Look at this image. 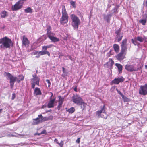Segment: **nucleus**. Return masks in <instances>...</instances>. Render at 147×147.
I'll use <instances>...</instances> for the list:
<instances>
[{
    "mask_svg": "<svg viewBox=\"0 0 147 147\" xmlns=\"http://www.w3.org/2000/svg\"><path fill=\"white\" fill-rule=\"evenodd\" d=\"M13 45L11 39L5 37L2 38L1 44L0 47L3 50L6 49H9Z\"/></svg>",
    "mask_w": 147,
    "mask_h": 147,
    "instance_id": "f257e3e1",
    "label": "nucleus"
},
{
    "mask_svg": "<svg viewBox=\"0 0 147 147\" xmlns=\"http://www.w3.org/2000/svg\"><path fill=\"white\" fill-rule=\"evenodd\" d=\"M32 76L33 78L31 79L32 85V88H34L35 87V84H36L38 86H39L40 78L36 74L33 75Z\"/></svg>",
    "mask_w": 147,
    "mask_h": 147,
    "instance_id": "0eeeda50",
    "label": "nucleus"
},
{
    "mask_svg": "<svg viewBox=\"0 0 147 147\" xmlns=\"http://www.w3.org/2000/svg\"><path fill=\"white\" fill-rule=\"evenodd\" d=\"M46 134V131L45 130H44L40 133V134H38V135H40V134Z\"/></svg>",
    "mask_w": 147,
    "mask_h": 147,
    "instance_id": "58836bf2",
    "label": "nucleus"
},
{
    "mask_svg": "<svg viewBox=\"0 0 147 147\" xmlns=\"http://www.w3.org/2000/svg\"><path fill=\"white\" fill-rule=\"evenodd\" d=\"M51 111V110H49V111H46V112L47 113V112H49V111Z\"/></svg>",
    "mask_w": 147,
    "mask_h": 147,
    "instance_id": "bf43d9fd",
    "label": "nucleus"
},
{
    "mask_svg": "<svg viewBox=\"0 0 147 147\" xmlns=\"http://www.w3.org/2000/svg\"><path fill=\"white\" fill-rule=\"evenodd\" d=\"M53 118V117L52 116H50L47 117L48 120H52Z\"/></svg>",
    "mask_w": 147,
    "mask_h": 147,
    "instance_id": "a19ab883",
    "label": "nucleus"
},
{
    "mask_svg": "<svg viewBox=\"0 0 147 147\" xmlns=\"http://www.w3.org/2000/svg\"><path fill=\"white\" fill-rule=\"evenodd\" d=\"M80 138H78L76 141V142L77 143H79L80 142Z\"/></svg>",
    "mask_w": 147,
    "mask_h": 147,
    "instance_id": "c03bdc74",
    "label": "nucleus"
},
{
    "mask_svg": "<svg viewBox=\"0 0 147 147\" xmlns=\"http://www.w3.org/2000/svg\"><path fill=\"white\" fill-rule=\"evenodd\" d=\"M55 98L53 99H50L49 102L47 105V107L48 108L53 107L54 106V103L55 101Z\"/></svg>",
    "mask_w": 147,
    "mask_h": 147,
    "instance_id": "2eb2a0df",
    "label": "nucleus"
},
{
    "mask_svg": "<svg viewBox=\"0 0 147 147\" xmlns=\"http://www.w3.org/2000/svg\"><path fill=\"white\" fill-rule=\"evenodd\" d=\"M58 97L59 98V105L57 108L58 109H59L60 107H61L62 105L63 102L64 98L59 96H58Z\"/></svg>",
    "mask_w": 147,
    "mask_h": 147,
    "instance_id": "dca6fc26",
    "label": "nucleus"
},
{
    "mask_svg": "<svg viewBox=\"0 0 147 147\" xmlns=\"http://www.w3.org/2000/svg\"><path fill=\"white\" fill-rule=\"evenodd\" d=\"M34 121L33 122V124L34 125H37L41 123V119L40 118L38 117L35 119H34Z\"/></svg>",
    "mask_w": 147,
    "mask_h": 147,
    "instance_id": "a211bd4d",
    "label": "nucleus"
},
{
    "mask_svg": "<svg viewBox=\"0 0 147 147\" xmlns=\"http://www.w3.org/2000/svg\"><path fill=\"white\" fill-rule=\"evenodd\" d=\"M113 48L115 51L117 53L119 52V47L118 45L117 44L113 45Z\"/></svg>",
    "mask_w": 147,
    "mask_h": 147,
    "instance_id": "cd10ccee",
    "label": "nucleus"
},
{
    "mask_svg": "<svg viewBox=\"0 0 147 147\" xmlns=\"http://www.w3.org/2000/svg\"><path fill=\"white\" fill-rule=\"evenodd\" d=\"M125 69L131 72L136 71L139 69V68L133 65H126L125 66Z\"/></svg>",
    "mask_w": 147,
    "mask_h": 147,
    "instance_id": "6e6552de",
    "label": "nucleus"
},
{
    "mask_svg": "<svg viewBox=\"0 0 147 147\" xmlns=\"http://www.w3.org/2000/svg\"><path fill=\"white\" fill-rule=\"evenodd\" d=\"M70 18L72 21V26L74 30H77L79 26L81 24L80 19L76 15L74 14L71 15Z\"/></svg>",
    "mask_w": 147,
    "mask_h": 147,
    "instance_id": "7ed1b4c3",
    "label": "nucleus"
},
{
    "mask_svg": "<svg viewBox=\"0 0 147 147\" xmlns=\"http://www.w3.org/2000/svg\"><path fill=\"white\" fill-rule=\"evenodd\" d=\"M109 63H110L111 66H112L114 64V61L111 59H109Z\"/></svg>",
    "mask_w": 147,
    "mask_h": 147,
    "instance_id": "4c0bfd02",
    "label": "nucleus"
},
{
    "mask_svg": "<svg viewBox=\"0 0 147 147\" xmlns=\"http://www.w3.org/2000/svg\"><path fill=\"white\" fill-rule=\"evenodd\" d=\"M124 100V102H128L129 100V98L127 97H125L123 98Z\"/></svg>",
    "mask_w": 147,
    "mask_h": 147,
    "instance_id": "79ce46f5",
    "label": "nucleus"
},
{
    "mask_svg": "<svg viewBox=\"0 0 147 147\" xmlns=\"http://www.w3.org/2000/svg\"><path fill=\"white\" fill-rule=\"evenodd\" d=\"M53 47H55V46L53 44H51L46 46H44L42 47V50H46L47 51V49L53 48Z\"/></svg>",
    "mask_w": 147,
    "mask_h": 147,
    "instance_id": "4be33fe9",
    "label": "nucleus"
},
{
    "mask_svg": "<svg viewBox=\"0 0 147 147\" xmlns=\"http://www.w3.org/2000/svg\"><path fill=\"white\" fill-rule=\"evenodd\" d=\"M146 37L144 36L143 37L138 36L136 38V40L140 42H143L144 40H146Z\"/></svg>",
    "mask_w": 147,
    "mask_h": 147,
    "instance_id": "6ab92c4d",
    "label": "nucleus"
},
{
    "mask_svg": "<svg viewBox=\"0 0 147 147\" xmlns=\"http://www.w3.org/2000/svg\"><path fill=\"white\" fill-rule=\"evenodd\" d=\"M42 113V114H44V113Z\"/></svg>",
    "mask_w": 147,
    "mask_h": 147,
    "instance_id": "e2e57ef3",
    "label": "nucleus"
},
{
    "mask_svg": "<svg viewBox=\"0 0 147 147\" xmlns=\"http://www.w3.org/2000/svg\"><path fill=\"white\" fill-rule=\"evenodd\" d=\"M51 93V97H50L51 98L50 99H51V98L52 97V96L53 95V94L52 93Z\"/></svg>",
    "mask_w": 147,
    "mask_h": 147,
    "instance_id": "13d9d810",
    "label": "nucleus"
},
{
    "mask_svg": "<svg viewBox=\"0 0 147 147\" xmlns=\"http://www.w3.org/2000/svg\"><path fill=\"white\" fill-rule=\"evenodd\" d=\"M39 56H39V55H38V56H36V57H36V58H38V57H39Z\"/></svg>",
    "mask_w": 147,
    "mask_h": 147,
    "instance_id": "052dcab7",
    "label": "nucleus"
},
{
    "mask_svg": "<svg viewBox=\"0 0 147 147\" xmlns=\"http://www.w3.org/2000/svg\"><path fill=\"white\" fill-rule=\"evenodd\" d=\"M54 33H52V34L48 35V37L53 42H58L59 40V39L54 36Z\"/></svg>",
    "mask_w": 147,
    "mask_h": 147,
    "instance_id": "f8f14e48",
    "label": "nucleus"
},
{
    "mask_svg": "<svg viewBox=\"0 0 147 147\" xmlns=\"http://www.w3.org/2000/svg\"><path fill=\"white\" fill-rule=\"evenodd\" d=\"M38 52H39L36 51V52H33V54L34 55H36V54H38Z\"/></svg>",
    "mask_w": 147,
    "mask_h": 147,
    "instance_id": "de8ad7c7",
    "label": "nucleus"
},
{
    "mask_svg": "<svg viewBox=\"0 0 147 147\" xmlns=\"http://www.w3.org/2000/svg\"><path fill=\"white\" fill-rule=\"evenodd\" d=\"M127 39H125L122 41L121 45V52L116 56L117 59L119 60H122L125 58V54L124 52L127 49Z\"/></svg>",
    "mask_w": 147,
    "mask_h": 147,
    "instance_id": "f03ea898",
    "label": "nucleus"
},
{
    "mask_svg": "<svg viewBox=\"0 0 147 147\" xmlns=\"http://www.w3.org/2000/svg\"><path fill=\"white\" fill-rule=\"evenodd\" d=\"M139 93L143 95L147 94V83L140 86L139 89Z\"/></svg>",
    "mask_w": 147,
    "mask_h": 147,
    "instance_id": "1a4fd4ad",
    "label": "nucleus"
},
{
    "mask_svg": "<svg viewBox=\"0 0 147 147\" xmlns=\"http://www.w3.org/2000/svg\"><path fill=\"white\" fill-rule=\"evenodd\" d=\"M1 16L2 18H4L8 16V14L5 11H3L1 13Z\"/></svg>",
    "mask_w": 147,
    "mask_h": 147,
    "instance_id": "c85d7f7f",
    "label": "nucleus"
},
{
    "mask_svg": "<svg viewBox=\"0 0 147 147\" xmlns=\"http://www.w3.org/2000/svg\"><path fill=\"white\" fill-rule=\"evenodd\" d=\"M2 38L0 39V44H1Z\"/></svg>",
    "mask_w": 147,
    "mask_h": 147,
    "instance_id": "6e6d98bb",
    "label": "nucleus"
},
{
    "mask_svg": "<svg viewBox=\"0 0 147 147\" xmlns=\"http://www.w3.org/2000/svg\"><path fill=\"white\" fill-rule=\"evenodd\" d=\"M60 147H62L63 145V141L61 140L60 143L58 142L57 144Z\"/></svg>",
    "mask_w": 147,
    "mask_h": 147,
    "instance_id": "e433bc0d",
    "label": "nucleus"
},
{
    "mask_svg": "<svg viewBox=\"0 0 147 147\" xmlns=\"http://www.w3.org/2000/svg\"><path fill=\"white\" fill-rule=\"evenodd\" d=\"M74 90L76 91V92H77V88L76 87H75L74 88Z\"/></svg>",
    "mask_w": 147,
    "mask_h": 147,
    "instance_id": "864d4df0",
    "label": "nucleus"
},
{
    "mask_svg": "<svg viewBox=\"0 0 147 147\" xmlns=\"http://www.w3.org/2000/svg\"><path fill=\"white\" fill-rule=\"evenodd\" d=\"M75 109L73 107H72L69 109H68L67 111L69 113H72L75 111Z\"/></svg>",
    "mask_w": 147,
    "mask_h": 147,
    "instance_id": "2f4dec72",
    "label": "nucleus"
},
{
    "mask_svg": "<svg viewBox=\"0 0 147 147\" xmlns=\"http://www.w3.org/2000/svg\"><path fill=\"white\" fill-rule=\"evenodd\" d=\"M144 17L146 18H147V13L144 15Z\"/></svg>",
    "mask_w": 147,
    "mask_h": 147,
    "instance_id": "49530a36",
    "label": "nucleus"
},
{
    "mask_svg": "<svg viewBox=\"0 0 147 147\" xmlns=\"http://www.w3.org/2000/svg\"><path fill=\"white\" fill-rule=\"evenodd\" d=\"M22 7L19 2H18L12 7V9L14 11H16L21 8Z\"/></svg>",
    "mask_w": 147,
    "mask_h": 147,
    "instance_id": "ddd939ff",
    "label": "nucleus"
},
{
    "mask_svg": "<svg viewBox=\"0 0 147 147\" xmlns=\"http://www.w3.org/2000/svg\"><path fill=\"white\" fill-rule=\"evenodd\" d=\"M26 0H20L18 2H19L20 4L22 5V6L24 4V2L26 1Z\"/></svg>",
    "mask_w": 147,
    "mask_h": 147,
    "instance_id": "72a5a7b5",
    "label": "nucleus"
},
{
    "mask_svg": "<svg viewBox=\"0 0 147 147\" xmlns=\"http://www.w3.org/2000/svg\"><path fill=\"white\" fill-rule=\"evenodd\" d=\"M118 92L119 94H120V95H121V96H123V95H122V94L120 92V91H118Z\"/></svg>",
    "mask_w": 147,
    "mask_h": 147,
    "instance_id": "8fccbe9b",
    "label": "nucleus"
},
{
    "mask_svg": "<svg viewBox=\"0 0 147 147\" xmlns=\"http://www.w3.org/2000/svg\"><path fill=\"white\" fill-rule=\"evenodd\" d=\"M78 105H80L82 109H84L86 105V104L84 102L83 100H82Z\"/></svg>",
    "mask_w": 147,
    "mask_h": 147,
    "instance_id": "393cba45",
    "label": "nucleus"
},
{
    "mask_svg": "<svg viewBox=\"0 0 147 147\" xmlns=\"http://www.w3.org/2000/svg\"><path fill=\"white\" fill-rule=\"evenodd\" d=\"M62 15L60 18V23L63 25L67 23L68 21V17L67 13L65 7L64 6H62Z\"/></svg>",
    "mask_w": 147,
    "mask_h": 147,
    "instance_id": "20e7f679",
    "label": "nucleus"
},
{
    "mask_svg": "<svg viewBox=\"0 0 147 147\" xmlns=\"http://www.w3.org/2000/svg\"><path fill=\"white\" fill-rule=\"evenodd\" d=\"M51 28L50 26H47V36H48L49 35H50L52 33H51Z\"/></svg>",
    "mask_w": 147,
    "mask_h": 147,
    "instance_id": "b1692460",
    "label": "nucleus"
},
{
    "mask_svg": "<svg viewBox=\"0 0 147 147\" xmlns=\"http://www.w3.org/2000/svg\"><path fill=\"white\" fill-rule=\"evenodd\" d=\"M22 44L26 47H28L29 44V42L27 38L25 36H23L22 40Z\"/></svg>",
    "mask_w": 147,
    "mask_h": 147,
    "instance_id": "4468645a",
    "label": "nucleus"
},
{
    "mask_svg": "<svg viewBox=\"0 0 147 147\" xmlns=\"http://www.w3.org/2000/svg\"><path fill=\"white\" fill-rule=\"evenodd\" d=\"M62 71H63V74H62V76H65V68L63 67H62Z\"/></svg>",
    "mask_w": 147,
    "mask_h": 147,
    "instance_id": "37998d69",
    "label": "nucleus"
},
{
    "mask_svg": "<svg viewBox=\"0 0 147 147\" xmlns=\"http://www.w3.org/2000/svg\"><path fill=\"white\" fill-rule=\"evenodd\" d=\"M145 69H147V65H145Z\"/></svg>",
    "mask_w": 147,
    "mask_h": 147,
    "instance_id": "5fc2aeb1",
    "label": "nucleus"
},
{
    "mask_svg": "<svg viewBox=\"0 0 147 147\" xmlns=\"http://www.w3.org/2000/svg\"><path fill=\"white\" fill-rule=\"evenodd\" d=\"M146 21L145 19H141L139 20V22L142 23L143 25H144L146 23Z\"/></svg>",
    "mask_w": 147,
    "mask_h": 147,
    "instance_id": "473e14b6",
    "label": "nucleus"
},
{
    "mask_svg": "<svg viewBox=\"0 0 147 147\" xmlns=\"http://www.w3.org/2000/svg\"><path fill=\"white\" fill-rule=\"evenodd\" d=\"M146 5L147 6V0L146 1Z\"/></svg>",
    "mask_w": 147,
    "mask_h": 147,
    "instance_id": "4d7b16f0",
    "label": "nucleus"
},
{
    "mask_svg": "<svg viewBox=\"0 0 147 147\" xmlns=\"http://www.w3.org/2000/svg\"><path fill=\"white\" fill-rule=\"evenodd\" d=\"M137 40H136V38L134 39H132V43L135 45H137Z\"/></svg>",
    "mask_w": 147,
    "mask_h": 147,
    "instance_id": "f704fd0d",
    "label": "nucleus"
},
{
    "mask_svg": "<svg viewBox=\"0 0 147 147\" xmlns=\"http://www.w3.org/2000/svg\"><path fill=\"white\" fill-rule=\"evenodd\" d=\"M46 82H47L48 84V87L49 88L50 87L51 85V83L49 81V80L48 79H47L46 80Z\"/></svg>",
    "mask_w": 147,
    "mask_h": 147,
    "instance_id": "ea45409f",
    "label": "nucleus"
},
{
    "mask_svg": "<svg viewBox=\"0 0 147 147\" xmlns=\"http://www.w3.org/2000/svg\"><path fill=\"white\" fill-rule=\"evenodd\" d=\"M47 54L49 56H50V53L49 52L46 50H42V51L39 52L38 55L39 56L42 55H44Z\"/></svg>",
    "mask_w": 147,
    "mask_h": 147,
    "instance_id": "f3484780",
    "label": "nucleus"
},
{
    "mask_svg": "<svg viewBox=\"0 0 147 147\" xmlns=\"http://www.w3.org/2000/svg\"><path fill=\"white\" fill-rule=\"evenodd\" d=\"M112 15L109 14L105 16L104 17V19L107 22H109Z\"/></svg>",
    "mask_w": 147,
    "mask_h": 147,
    "instance_id": "5701e85b",
    "label": "nucleus"
},
{
    "mask_svg": "<svg viewBox=\"0 0 147 147\" xmlns=\"http://www.w3.org/2000/svg\"><path fill=\"white\" fill-rule=\"evenodd\" d=\"M54 142H55L57 144L58 143V140L57 139H55L54 140Z\"/></svg>",
    "mask_w": 147,
    "mask_h": 147,
    "instance_id": "09e8293b",
    "label": "nucleus"
},
{
    "mask_svg": "<svg viewBox=\"0 0 147 147\" xmlns=\"http://www.w3.org/2000/svg\"><path fill=\"white\" fill-rule=\"evenodd\" d=\"M39 117L41 119V122L43 121H47L48 119L47 117H43L41 115H38Z\"/></svg>",
    "mask_w": 147,
    "mask_h": 147,
    "instance_id": "bb28decb",
    "label": "nucleus"
},
{
    "mask_svg": "<svg viewBox=\"0 0 147 147\" xmlns=\"http://www.w3.org/2000/svg\"><path fill=\"white\" fill-rule=\"evenodd\" d=\"M83 99L78 95H74L72 98L71 100L75 104L78 105L82 101Z\"/></svg>",
    "mask_w": 147,
    "mask_h": 147,
    "instance_id": "9d476101",
    "label": "nucleus"
},
{
    "mask_svg": "<svg viewBox=\"0 0 147 147\" xmlns=\"http://www.w3.org/2000/svg\"><path fill=\"white\" fill-rule=\"evenodd\" d=\"M24 11L26 13H31L32 12V9L30 7H28L25 9H24Z\"/></svg>",
    "mask_w": 147,
    "mask_h": 147,
    "instance_id": "7c9ffc66",
    "label": "nucleus"
},
{
    "mask_svg": "<svg viewBox=\"0 0 147 147\" xmlns=\"http://www.w3.org/2000/svg\"><path fill=\"white\" fill-rule=\"evenodd\" d=\"M116 90L118 91H119V90H118V89H116Z\"/></svg>",
    "mask_w": 147,
    "mask_h": 147,
    "instance_id": "680f3d73",
    "label": "nucleus"
},
{
    "mask_svg": "<svg viewBox=\"0 0 147 147\" xmlns=\"http://www.w3.org/2000/svg\"><path fill=\"white\" fill-rule=\"evenodd\" d=\"M24 78V76L23 75H19L18 76L17 78L16 81L18 82H19L23 80Z\"/></svg>",
    "mask_w": 147,
    "mask_h": 147,
    "instance_id": "a878e982",
    "label": "nucleus"
},
{
    "mask_svg": "<svg viewBox=\"0 0 147 147\" xmlns=\"http://www.w3.org/2000/svg\"><path fill=\"white\" fill-rule=\"evenodd\" d=\"M124 80L123 78L122 77H121L115 78L112 81V82L114 84H117L120 82H123Z\"/></svg>",
    "mask_w": 147,
    "mask_h": 147,
    "instance_id": "9b49d317",
    "label": "nucleus"
},
{
    "mask_svg": "<svg viewBox=\"0 0 147 147\" xmlns=\"http://www.w3.org/2000/svg\"><path fill=\"white\" fill-rule=\"evenodd\" d=\"M15 98V94L14 93L12 94V99L13 100Z\"/></svg>",
    "mask_w": 147,
    "mask_h": 147,
    "instance_id": "a18cd8bd",
    "label": "nucleus"
},
{
    "mask_svg": "<svg viewBox=\"0 0 147 147\" xmlns=\"http://www.w3.org/2000/svg\"><path fill=\"white\" fill-rule=\"evenodd\" d=\"M4 75L5 76L8 78L10 79V86L11 88H13L14 82L16 81L17 78L13 76L11 74L9 73L5 72Z\"/></svg>",
    "mask_w": 147,
    "mask_h": 147,
    "instance_id": "423d86ee",
    "label": "nucleus"
},
{
    "mask_svg": "<svg viewBox=\"0 0 147 147\" xmlns=\"http://www.w3.org/2000/svg\"><path fill=\"white\" fill-rule=\"evenodd\" d=\"M116 33L117 34V40L118 41H121L122 38L123 36L121 34L119 33H117L116 32Z\"/></svg>",
    "mask_w": 147,
    "mask_h": 147,
    "instance_id": "c756f323",
    "label": "nucleus"
},
{
    "mask_svg": "<svg viewBox=\"0 0 147 147\" xmlns=\"http://www.w3.org/2000/svg\"><path fill=\"white\" fill-rule=\"evenodd\" d=\"M115 65L118 69L119 74H121L122 70V66L120 64L116 63Z\"/></svg>",
    "mask_w": 147,
    "mask_h": 147,
    "instance_id": "412c9836",
    "label": "nucleus"
},
{
    "mask_svg": "<svg viewBox=\"0 0 147 147\" xmlns=\"http://www.w3.org/2000/svg\"><path fill=\"white\" fill-rule=\"evenodd\" d=\"M34 94L36 95H40L41 94V92L39 88H36L34 91Z\"/></svg>",
    "mask_w": 147,
    "mask_h": 147,
    "instance_id": "aec40b11",
    "label": "nucleus"
},
{
    "mask_svg": "<svg viewBox=\"0 0 147 147\" xmlns=\"http://www.w3.org/2000/svg\"><path fill=\"white\" fill-rule=\"evenodd\" d=\"M45 107H46V105H44L42 106V108L43 109Z\"/></svg>",
    "mask_w": 147,
    "mask_h": 147,
    "instance_id": "603ef678",
    "label": "nucleus"
},
{
    "mask_svg": "<svg viewBox=\"0 0 147 147\" xmlns=\"http://www.w3.org/2000/svg\"><path fill=\"white\" fill-rule=\"evenodd\" d=\"M70 4L73 6V7L75 8L76 4L75 2L74 1H70Z\"/></svg>",
    "mask_w": 147,
    "mask_h": 147,
    "instance_id": "c9c22d12",
    "label": "nucleus"
},
{
    "mask_svg": "<svg viewBox=\"0 0 147 147\" xmlns=\"http://www.w3.org/2000/svg\"><path fill=\"white\" fill-rule=\"evenodd\" d=\"M78 13V15H80H80H81V13L80 12H79V11H78V13Z\"/></svg>",
    "mask_w": 147,
    "mask_h": 147,
    "instance_id": "3c124183",
    "label": "nucleus"
},
{
    "mask_svg": "<svg viewBox=\"0 0 147 147\" xmlns=\"http://www.w3.org/2000/svg\"><path fill=\"white\" fill-rule=\"evenodd\" d=\"M100 110H98L96 112V115L99 117H100L106 119L107 117V115L105 112V105L103 106L100 107Z\"/></svg>",
    "mask_w": 147,
    "mask_h": 147,
    "instance_id": "39448f33",
    "label": "nucleus"
}]
</instances>
